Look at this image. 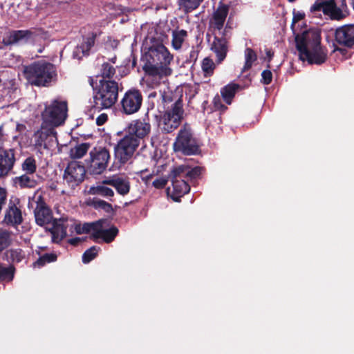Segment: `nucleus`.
I'll return each mask as SVG.
<instances>
[{"mask_svg": "<svg viewBox=\"0 0 354 354\" xmlns=\"http://www.w3.org/2000/svg\"><path fill=\"white\" fill-rule=\"evenodd\" d=\"M320 34L315 29H309L295 37L299 58L310 64H322L327 57L326 50L320 44Z\"/></svg>", "mask_w": 354, "mask_h": 354, "instance_id": "1", "label": "nucleus"}, {"mask_svg": "<svg viewBox=\"0 0 354 354\" xmlns=\"http://www.w3.org/2000/svg\"><path fill=\"white\" fill-rule=\"evenodd\" d=\"M163 89L160 90L162 103L165 109L161 120V129L165 133H169L176 129L180 124L183 110L182 100L178 98L174 103V94L172 91L164 86Z\"/></svg>", "mask_w": 354, "mask_h": 354, "instance_id": "3", "label": "nucleus"}, {"mask_svg": "<svg viewBox=\"0 0 354 354\" xmlns=\"http://www.w3.org/2000/svg\"><path fill=\"white\" fill-rule=\"evenodd\" d=\"M24 73L28 82L36 86H46L56 75L54 66L44 61L26 67Z\"/></svg>", "mask_w": 354, "mask_h": 354, "instance_id": "6", "label": "nucleus"}, {"mask_svg": "<svg viewBox=\"0 0 354 354\" xmlns=\"http://www.w3.org/2000/svg\"><path fill=\"white\" fill-rule=\"evenodd\" d=\"M239 86L237 84L230 83L224 86L221 91V96L223 100L228 104L232 102V98L234 97L236 92L239 89Z\"/></svg>", "mask_w": 354, "mask_h": 354, "instance_id": "29", "label": "nucleus"}, {"mask_svg": "<svg viewBox=\"0 0 354 354\" xmlns=\"http://www.w3.org/2000/svg\"><path fill=\"white\" fill-rule=\"evenodd\" d=\"M108 119V116L106 113L100 114L96 119V123L97 125L104 124Z\"/></svg>", "mask_w": 354, "mask_h": 354, "instance_id": "46", "label": "nucleus"}, {"mask_svg": "<svg viewBox=\"0 0 354 354\" xmlns=\"http://www.w3.org/2000/svg\"><path fill=\"white\" fill-rule=\"evenodd\" d=\"M139 145L138 138L126 134L114 147L115 160L121 164H125L133 157Z\"/></svg>", "mask_w": 354, "mask_h": 354, "instance_id": "9", "label": "nucleus"}, {"mask_svg": "<svg viewBox=\"0 0 354 354\" xmlns=\"http://www.w3.org/2000/svg\"><path fill=\"white\" fill-rule=\"evenodd\" d=\"M171 180L174 194L180 197L189 191V186L187 183V180L180 174H178L177 169L174 167L169 176Z\"/></svg>", "mask_w": 354, "mask_h": 354, "instance_id": "18", "label": "nucleus"}, {"mask_svg": "<svg viewBox=\"0 0 354 354\" xmlns=\"http://www.w3.org/2000/svg\"><path fill=\"white\" fill-rule=\"evenodd\" d=\"M90 148V144L82 143L72 148L70 151V155L72 158H82Z\"/></svg>", "mask_w": 354, "mask_h": 354, "instance_id": "33", "label": "nucleus"}, {"mask_svg": "<svg viewBox=\"0 0 354 354\" xmlns=\"http://www.w3.org/2000/svg\"><path fill=\"white\" fill-rule=\"evenodd\" d=\"M104 183L113 187L117 192L122 196H125L129 193L130 183L126 178L113 176L104 180Z\"/></svg>", "mask_w": 354, "mask_h": 354, "instance_id": "23", "label": "nucleus"}, {"mask_svg": "<svg viewBox=\"0 0 354 354\" xmlns=\"http://www.w3.org/2000/svg\"><path fill=\"white\" fill-rule=\"evenodd\" d=\"M68 218L61 217L59 219H54L51 223L46 227L52 236V241L53 243H59L64 239L67 234Z\"/></svg>", "mask_w": 354, "mask_h": 354, "instance_id": "16", "label": "nucleus"}, {"mask_svg": "<svg viewBox=\"0 0 354 354\" xmlns=\"http://www.w3.org/2000/svg\"><path fill=\"white\" fill-rule=\"evenodd\" d=\"M335 40L340 45L346 47L353 46L354 44V25H344L337 28Z\"/></svg>", "mask_w": 354, "mask_h": 354, "instance_id": "19", "label": "nucleus"}, {"mask_svg": "<svg viewBox=\"0 0 354 354\" xmlns=\"http://www.w3.org/2000/svg\"><path fill=\"white\" fill-rule=\"evenodd\" d=\"M67 103L64 100L55 99L46 104L41 113L42 121L46 124H52L56 127L63 124L67 117Z\"/></svg>", "mask_w": 354, "mask_h": 354, "instance_id": "7", "label": "nucleus"}, {"mask_svg": "<svg viewBox=\"0 0 354 354\" xmlns=\"http://www.w3.org/2000/svg\"><path fill=\"white\" fill-rule=\"evenodd\" d=\"M266 55H267V57L268 58V62H270V59H272L274 53L270 50H266Z\"/></svg>", "mask_w": 354, "mask_h": 354, "instance_id": "51", "label": "nucleus"}, {"mask_svg": "<svg viewBox=\"0 0 354 354\" xmlns=\"http://www.w3.org/2000/svg\"><path fill=\"white\" fill-rule=\"evenodd\" d=\"M245 62L243 71H247L252 67L253 63L257 59V54L252 49L247 48L245 50Z\"/></svg>", "mask_w": 354, "mask_h": 354, "instance_id": "34", "label": "nucleus"}, {"mask_svg": "<svg viewBox=\"0 0 354 354\" xmlns=\"http://www.w3.org/2000/svg\"><path fill=\"white\" fill-rule=\"evenodd\" d=\"M17 129L19 131H23L25 129V126L23 124H17Z\"/></svg>", "mask_w": 354, "mask_h": 354, "instance_id": "52", "label": "nucleus"}, {"mask_svg": "<svg viewBox=\"0 0 354 354\" xmlns=\"http://www.w3.org/2000/svg\"><path fill=\"white\" fill-rule=\"evenodd\" d=\"M100 250L99 247L93 246L86 250L82 256V261L84 263H87L93 260L97 255Z\"/></svg>", "mask_w": 354, "mask_h": 354, "instance_id": "38", "label": "nucleus"}, {"mask_svg": "<svg viewBox=\"0 0 354 354\" xmlns=\"http://www.w3.org/2000/svg\"><path fill=\"white\" fill-rule=\"evenodd\" d=\"M36 203L37 205L34 210L35 222L39 226L48 227L54 220L52 212L41 195L37 197Z\"/></svg>", "mask_w": 354, "mask_h": 354, "instance_id": "15", "label": "nucleus"}, {"mask_svg": "<svg viewBox=\"0 0 354 354\" xmlns=\"http://www.w3.org/2000/svg\"><path fill=\"white\" fill-rule=\"evenodd\" d=\"M118 95V85L116 82L100 80L93 96L94 107L98 110L109 109L116 102Z\"/></svg>", "mask_w": 354, "mask_h": 354, "instance_id": "5", "label": "nucleus"}, {"mask_svg": "<svg viewBox=\"0 0 354 354\" xmlns=\"http://www.w3.org/2000/svg\"><path fill=\"white\" fill-rule=\"evenodd\" d=\"M211 48L216 55L217 62L218 63L221 62L225 58L227 52L226 39L215 37Z\"/></svg>", "mask_w": 354, "mask_h": 354, "instance_id": "25", "label": "nucleus"}, {"mask_svg": "<svg viewBox=\"0 0 354 354\" xmlns=\"http://www.w3.org/2000/svg\"><path fill=\"white\" fill-rule=\"evenodd\" d=\"M187 37V32L185 30H174L172 31L171 46L176 50L182 48L183 44Z\"/></svg>", "mask_w": 354, "mask_h": 354, "instance_id": "27", "label": "nucleus"}, {"mask_svg": "<svg viewBox=\"0 0 354 354\" xmlns=\"http://www.w3.org/2000/svg\"><path fill=\"white\" fill-rule=\"evenodd\" d=\"M115 68L109 63H104L102 65L101 75L103 77H111L115 74Z\"/></svg>", "mask_w": 354, "mask_h": 354, "instance_id": "41", "label": "nucleus"}, {"mask_svg": "<svg viewBox=\"0 0 354 354\" xmlns=\"http://www.w3.org/2000/svg\"><path fill=\"white\" fill-rule=\"evenodd\" d=\"M110 159L109 151L104 147H95L90 151L88 169L93 174H100L106 168Z\"/></svg>", "mask_w": 354, "mask_h": 354, "instance_id": "11", "label": "nucleus"}, {"mask_svg": "<svg viewBox=\"0 0 354 354\" xmlns=\"http://www.w3.org/2000/svg\"><path fill=\"white\" fill-rule=\"evenodd\" d=\"M56 127L52 124H46L42 121L41 128L33 136L35 145L37 147L49 148L58 144Z\"/></svg>", "mask_w": 354, "mask_h": 354, "instance_id": "10", "label": "nucleus"}, {"mask_svg": "<svg viewBox=\"0 0 354 354\" xmlns=\"http://www.w3.org/2000/svg\"><path fill=\"white\" fill-rule=\"evenodd\" d=\"M12 241V232L5 229H0V252L10 246Z\"/></svg>", "mask_w": 354, "mask_h": 354, "instance_id": "32", "label": "nucleus"}, {"mask_svg": "<svg viewBox=\"0 0 354 354\" xmlns=\"http://www.w3.org/2000/svg\"><path fill=\"white\" fill-rule=\"evenodd\" d=\"M80 241V238H73L68 241L69 243L71 245H76Z\"/></svg>", "mask_w": 354, "mask_h": 354, "instance_id": "50", "label": "nucleus"}, {"mask_svg": "<svg viewBox=\"0 0 354 354\" xmlns=\"http://www.w3.org/2000/svg\"><path fill=\"white\" fill-rule=\"evenodd\" d=\"M262 82L264 84H269L272 79V74L270 70H264L261 73Z\"/></svg>", "mask_w": 354, "mask_h": 354, "instance_id": "43", "label": "nucleus"}, {"mask_svg": "<svg viewBox=\"0 0 354 354\" xmlns=\"http://www.w3.org/2000/svg\"><path fill=\"white\" fill-rule=\"evenodd\" d=\"M109 225L106 220H99L93 223H85L83 225L77 224L75 230L77 234L90 233L91 237L96 241L102 239L106 243H110L118 233V229L115 226L108 227Z\"/></svg>", "mask_w": 354, "mask_h": 354, "instance_id": "4", "label": "nucleus"}, {"mask_svg": "<svg viewBox=\"0 0 354 354\" xmlns=\"http://www.w3.org/2000/svg\"><path fill=\"white\" fill-rule=\"evenodd\" d=\"M167 180L164 178H159L153 180V185L158 189L163 188L167 184Z\"/></svg>", "mask_w": 354, "mask_h": 354, "instance_id": "45", "label": "nucleus"}, {"mask_svg": "<svg viewBox=\"0 0 354 354\" xmlns=\"http://www.w3.org/2000/svg\"><path fill=\"white\" fill-rule=\"evenodd\" d=\"M305 17V14L301 12H294L293 19H292V23L295 24L302 19H304Z\"/></svg>", "mask_w": 354, "mask_h": 354, "instance_id": "47", "label": "nucleus"}, {"mask_svg": "<svg viewBox=\"0 0 354 354\" xmlns=\"http://www.w3.org/2000/svg\"><path fill=\"white\" fill-rule=\"evenodd\" d=\"M219 101H220L219 97H215L214 98V104L215 107H216L217 109L224 107L223 105L220 104Z\"/></svg>", "mask_w": 354, "mask_h": 354, "instance_id": "49", "label": "nucleus"}, {"mask_svg": "<svg viewBox=\"0 0 354 354\" xmlns=\"http://www.w3.org/2000/svg\"><path fill=\"white\" fill-rule=\"evenodd\" d=\"M95 35L91 33L87 37L83 38L80 44H78L74 49L73 56L74 58L80 59L84 56L88 55L91 47L94 45Z\"/></svg>", "mask_w": 354, "mask_h": 354, "instance_id": "24", "label": "nucleus"}, {"mask_svg": "<svg viewBox=\"0 0 354 354\" xmlns=\"http://www.w3.org/2000/svg\"><path fill=\"white\" fill-rule=\"evenodd\" d=\"M32 35V33L30 30H13L3 37V42L6 46L24 43L28 41Z\"/></svg>", "mask_w": 354, "mask_h": 354, "instance_id": "22", "label": "nucleus"}, {"mask_svg": "<svg viewBox=\"0 0 354 354\" xmlns=\"http://www.w3.org/2000/svg\"><path fill=\"white\" fill-rule=\"evenodd\" d=\"M146 59L144 69L149 76L162 78L171 75L169 65L174 56L162 44H153L146 53Z\"/></svg>", "mask_w": 354, "mask_h": 354, "instance_id": "2", "label": "nucleus"}, {"mask_svg": "<svg viewBox=\"0 0 354 354\" xmlns=\"http://www.w3.org/2000/svg\"><path fill=\"white\" fill-rule=\"evenodd\" d=\"M14 183L20 188H33L37 185V181L30 178L28 174H24L14 178Z\"/></svg>", "mask_w": 354, "mask_h": 354, "instance_id": "31", "label": "nucleus"}, {"mask_svg": "<svg viewBox=\"0 0 354 354\" xmlns=\"http://www.w3.org/2000/svg\"><path fill=\"white\" fill-rule=\"evenodd\" d=\"M86 170L83 165L77 162H71L64 174V180L72 189L79 185L84 179Z\"/></svg>", "mask_w": 354, "mask_h": 354, "instance_id": "13", "label": "nucleus"}, {"mask_svg": "<svg viewBox=\"0 0 354 354\" xmlns=\"http://www.w3.org/2000/svg\"><path fill=\"white\" fill-rule=\"evenodd\" d=\"M174 149L176 151H180L185 155H192L198 152V147L189 129H180L174 143Z\"/></svg>", "mask_w": 354, "mask_h": 354, "instance_id": "12", "label": "nucleus"}, {"mask_svg": "<svg viewBox=\"0 0 354 354\" xmlns=\"http://www.w3.org/2000/svg\"><path fill=\"white\" fill-rule=\"evenodd\" d=\"M341 5L337 7L334 0H317L310 8V12L315 15H320L322 11L332 19L339 20L346 16V0H339Z\"/></svg>", "mask_w": 354, "mask_h": 354, "instance_id": "8", "label": "nucleus"}, {"mask_svg": "<svg viewBox=\"0 0 354 354\" xmlns=\"http://www.w3.org/2000/svg\"><path fill=\"white\" fill-rule=\"evenodd\" d=\"M142 96L138 90L131 89L127 91L121 100V111L126 115L138 112L142 105Z\"/></svg>", "mask_w": 354, "mask_h": 354, "instance_id": "14", "label": "nucleus"}, {"mask_svg": "<svg viewBox=\"0 0 354 354\" xmlns=\"http://www.w3.org/2000/svg\"><path fill=\"white\" fill-rule=\"evenodd\" d=\"M228 13V8L226 6L219 7L214 14V26L218 30H221L225 23Z\"/></svg>", "mask_w": 354, "mask_h": 354, "instance_id": "28", "label": "nucleus"}, {"mask_svg": "<svg viewBox=\"0 0 354 354\" xmlns=\"http://www.w3.org/2000/svg\"><path fill=\"white\" fill-rule=\"evenodd\" d=\"M13 277V268L12 266L6 267L0 263V281H11Z\"/></svg>", "mask_w": 354, "mask_h": 354, "instance_id": "35", "label": "nucleus"}, {"mask_svg": "<svg viewBox=\"0 0 354 354\" xmlns=\"http://www.w3.org/2000/svg\"><path fill=\"white\" fill-rule=\"evenodd\" d=\"M57 259V256L54 254H45L39 258V259L33 263L35 268H41L46 263L53 262Z\"/></svg>", "mask_w": 354, "mask_h": 354, "instance_id": "37", "label": "nucleus"}, {"mask_svg": "<svg viewBox=\"0 0 354 354\" xmlns=\"http://www.w3.org/2000/svg\"><path fill=\"white\" fill-rule=\"evenodd\" d=\"M106 183H104V180L96 186L92 187L90 189V192L93 195L100 196L109 201H112L114 196V192L111 188L106 186Z\"/></svg>", "mask_w": 354, "mask_h": 354, "instance_id": "26", "label": "nucleus"}, {"mask_svg": "<svg viewBox=\"0 0 354 354\" xmlns=\"http://www.w3.org/2000/svg\"><path fill=\"white\" fill-rule=\"evenodd\" d=\"M22 220L20 209L14 202L10 201L5 211L3 223L8 225L16 226L21 224Z\"/></svg>", "mask_w": 354, "mask_h": 354, "instance_id": "20", "label": "nucleus"}, {"mask_svg": "<svg viewBox=\"0 0 354 354\" xmlns=\"http://www.w3.org/2000/svg\"><path fill=\"white\" fill-rule=\"evenodd\" d=\"M96 207H101L105 210L111 209V205L104 201L100 199H96L94 201Z\"/></svg>", "mask_w": 354, "mask_h": 354, "instance_id": "44", "label": "nucleus"}, {"mask_svg": "<svg viewBox=\"0 0 354 354\" xmlns=\"http://www.w3.org/2000/svg\"><path fill=\"white\" fill-rule=\"evenodd\" d=\"M178 174H180L186 180L193 179L196 178L201 174V168L198 167H195L194 168H190L186 165H180L178 167H175Z\"/></svg>", "mask_w": 354, "mask_h": 354, "instance_id": "30", "label": "nucleus"}, {"mask_svg": "<svg viewBox=\"0 0 354 354\" xmlns=\"http://www.w3.org/2000/svg\"><path fill=\"white\" fill-rule=\"evenodd\" d=\"M214 66V63L211 59L206 57L203 60L202 69L205 76H210L212 75Z\"/></svg>", "mask_w": 354, "mask_h": 354, "instance_id": "39", "label": "nucleus"}, {"mask_svg": "<svg viewBox=\"0 0 354 354\" xmlns=\"http://www.w3.org/2000/svg\"><path fill=\"white\" fill-rule=\"evenodd\" d=\"M145 178H146L147 180H149L151 178V176H146Z\"/></svg>", "mask_w": 354, "mask_h": 354, "instance_id": "53", "label": "nucleus"}, {"mask_svg": "<svg viewBox=\"0 0 354 354\" xmlns=\"http://www.w3.org/2000/svg\"><path fill=\"white\" fill-rule=\"evenodd\" d=\"M180 5L188 9H196L203 1V0H179Z\"/></svg>", "mask_w": 354, "mask_h": 354, "instance_id": "42", "label": "nucleus"}, {"mask_svg": "<svg viewBox=\"0 0 354 354\" xmlns=\"http://www.w3.org/2000/svg\"><path fill=\"white\" fill-rule=\"evenodd\" d=\"M35 160L31 157L27 158L22 164V169L26 171V174H32L36 171Z\"/></svg>", "mask_w": 354, "mask_h": 354, "instance_id": "36", "label": "nucleus"}, {"mask_svg": "<svg viewBox=\"0 0 354 354\" xmlns=\"http://www.w3.org/2000/svg\"><path fill=\"white\" fill-rule=\"evenodd\" d=\"M15 162L12 150L0 151V178L6 176L12 169Z\"/></svg>", "mask_w": 354, "mask_h": 354, "instance_id": "21", "label": "nucleus"}, {"mask_svg": "<svg viewBox=\"0 0 354 354\" xmlns=\"http://www.w3.org/2000/svg\"><path fill=\"white\" fill-rule=\"evenodd\" d=\"M6 254H10L14 262H20L24 258V253L21 249H12L7 251Z\"/></svg>", "mask_w": 354, "mask_h": 354, "instance_id": "40", "label": "nucleus"}, {"mask_svg": "<svg viewBox=\"0 0 354 354\" xmlns=\"http://www.w3.org/2000/svg\"><path fill=\"white\" fill-rule=\"evenodd\" d=\"M5 140H6V137L3 132V127L1 126L0 127V149L3 147Z\"/></svg>", "mask_w": 354, "mask_h": 354, "instance_id": "48", "label": "nucleus"}, {"mask_svg": "<svg viewBox=\"0 0 354 354\" xmlns=\"http://www.w3.org/2000/svg\"><path fill=\"white\" fill-rule=\"evenodd\" d=\"M150 131L151 125L146 119L136 120L129 124L127 134L138 138V142H140V140L147 136Z\"/></svg>", "mask_w": 354, "mask_h": 354, "instance_id": "17", "label": "nucleus"}]
</instances>
